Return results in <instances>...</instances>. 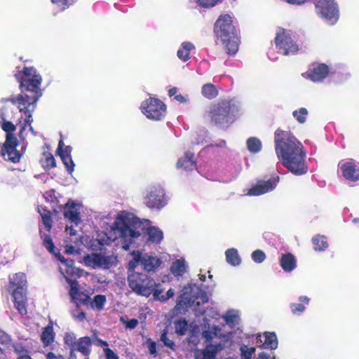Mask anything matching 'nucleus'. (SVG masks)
<instances>
[{"instance_id":"f257e3e1","label":"nucleus","mask_w":359,"mask_h":359,"mask_svg":"<svg viewBox=\"0 0 359 359\" xmlns=\"http://www.w3.org/2000/svg\"><path fill=\"white\" fill-rule=\"evenodd\" d=\"M275 151L282 165L295 175L308 172L306 151L302 143L290 132L277 130L274 135Z\"/></svg>"},{"instance_id":"f03ea898","label":"nucleus","mask_w":359,"mask_h":359,"mask_svg":"<svg viewBox=\"0 0 359 359\" xmlns=\"http://www.w3.org/2000/svg\"><path fill=\"white\" fill-rule=\"evenodd\" d=\"M41 82V77L37 74L36 70L32 67H25L24 69V77L20 81V86L22 88L27 91H30L34 93L32 97L28 95L23 96L19 95L16 97H13L6 101V104L4 107V109L7 111L13 109V107H17L20 112L24 113L26 116L24 121L22 122V118L20 117L18 119V124L20 125L21 129L20 131V136L23 138L24 131L25 130L26 126L28 125L29 130L34 133V130L31 126L32 121V116L31 111L34 108V104L38 100L39 96V93L40 91V86Z\"/></svg>"},{"instance_id":"7ed1b4c3","label":"nucleus","mask_w":359,"mask_h":359,"mask_svg":"<svg viewBox=\"0 0 359 359\" xmlns=\"http://www.w3.org/2000/svg\"><path fill=\"white\" fill-rule=\"evenodd\" d=\"M144 228L142 222L133 214L122 212L116 217L110 229L105 234L107 239L99 238L101 245H108V241L118 238L122 241L123 248L128 250L133 244H139L142 241Z\"/></svg>"},{"instance_id":"20e7f679","label":"nucleus","mask_w":359,"mask_h":359,"mask_svg":"<svg viewBox=\"0 0 359 359\" xmlns=\"http://www.w3.org/2000/svg\"><path fill=\"white\" fill-rule=\"evenodd\" d=\"M60 261L59 271L64 276L70 286L69 294L76 306L87 305L90 302V298L86 294L79 292L78 284L72 280L73 278L81 277L85 272L74 266L73 260H67L60 255H57Z\"/></svg>"},{"instance_id":"39448f33","label":"nucleus","mask_w":359,"mask_h":359,"mask_svg":"<svg viewBox=\"0 0 359 359\" xmlns=\"http://www.w3.org/2000/svg\"><path fill=\"white\" fill-rule=\"evenodd\" d=\"M215 32L217 36L221 39L226 53L234 55L238 50L239 41L232 25L231 17L227 14L220 16L215 23Z\"/></svg>"},{"instance_id":"423d86ee","label":"nucleus","mask_w":359,"mask_h":359,"mask_svg":"<svg viewBox=\"0 0 359 359\" xmlns=\"http://www.w3.org/2000/svg\"><path fill=\"white\" fill-rule=\"evenodd\" d=\"M128 283L135 293L145 297H149L156 286V283L152 278L140 273L130 274Z\"/></svg>"},{"instance_id":"0eeeda50","label":"nucleus","mask_w":359,"mask_h":359,"mask_svg":"<svg viewBox=\"0 0 359 359\" xmlns=\"http://www.w3.org/2000/svg\"><path fill=\"white\" fill-rule=\"evenodd\" d=\"M116 262V257L102 252L88 254L83 257L81 263L93 269H109Z\"/></svg>"},{"instance_id":"6e6552de","label":"nucleus","mask_w":359,"mask_h":359,"mask_svg":"<svg viewBox=\"0 0 359 359\" xmlns=\"http://www.w3.org/2000/svg\"><path fill=\"white\" fill-rule=\"evenodd\" d=\"M131 257L132 259L128 263L130 270H133L138 264H140L144 270L153 271L161 264V261L158 257L142 254L139 251H133L131 253Z\"/></svg>"},{"instance_id":"1a4fd4ad","label":"nucleus","mask_w":359,"mask_h":359,"mask_svg":"<svg viewBox=\"0 0 359 359\" xmlns=\"http://www.w3.org/2000/svg\"><path fill=\"white\" fill-rule=\"evenodd\" d=\"M142 113L149 119L160 121L166 113L165 105L158 99L150 97L144 100L141 104Z\"/></svg>"},{"instance_id":"9d476101","label":"nucleus","mask_w":359,"mask_h":359,"mask_svg":"<svg viewBox=\"0 0 359 359\" xmlns=\"http://www.w3.org/2000/svg\"><path fill=\"white\" fill-rule=\"evenodd\" d=\"M317 13L327 24L334 25L339 19V11L334 0H316Z\"/></svg>"},{"instance_id":"9b49d317","label":"nucleus","mask_w":359,"mask_h":359,"mask_svg":"<svg viewBox=\"0 0 359 359\" xmlns=\"http://www.w3.org/2000/svg\"><path fill=\"white\" fill-rule=\"evenodd\" d=\"M276 46L283 50V55L294 53L299 49L298 46L294 41L292 33L285 29L279 28L275 39Z\"/></svg>"},{"instance_id":"f8f14e48","label":"nucleus","mask_w":359,"mask_h":359,"mask_svg":"<svg viewBox=\"0 0 359 359\" xmlns=\"http://www.w3.org/2000/svg\"><path fill=\"white\" fill-rule=\"evenodd\" d=\"M165 193L161 187H151L144 197V203L149 208H160L164 206L165 202Z\"/></svg>"},{"instance_id":"ddd939ff","label":"nucleus","mask_w":359,"mask_h":359,"mask_svg":"<svg viewBox=\"0 0 359 359\" xmlns=\"http://www.w3.org/2000/svg\"><path fill=\"white\" fill-rule=\"evenodd\" d=\"M278 181V177H275L268 180H259L248 190L247 195L258 196L271 191L276 187Z\"/></svg>"},{"instance_id":"4468645a","label":"nucleus","mask_w":359,"mask_h":359,"mask_svg":"<svg viewBox=\"0 0 359 359\" xmlns=\"http://www.w3.org/2000/svg\"><path fill=\"white\" fill-rule=\"evenodd\" d=\"M228 107L226 104L214 107L210 111L212 121L222 127L227 126L229 123L231 122L232 119L229 116Z\"/></svg>"},{"instance_id":"2eb2a0df","label":"nucleus","mask_w":359,"mask_h":359,"mask_svg":"<svg viewBox=\"0 0 359 359\" xmlns=\"http://www.w3.org/2000/svg\"><path fill=\"white\" fill-rule=\"evenodd\" d=\"M342 175L348 180L355 182L359 180V164L353 160L339 163Z\"/></svg>"},{"instance_id":"dca6fc26","label":"nucleus","mask_w":359,"mask_h":359,"mask_svg":"<svg viewBox=\"0 0 359 359\" xmlns=\"http://www.w3.org/2000/svg\"><path fill=\"white\" fill-rule=\"evenodd\" d=\"M328 67L324 64L314 65L307 72L303 74V76L313 82L321 81L328 75Z\"/></svg>"},{"instance_id":"f3484780","label":"nucleus","mask_w":359,"mask_h":359,"mask_svg":"<svg viewBox=\"0 0 359 359\" xmlns=\"http://www.w3.org/2000/svg\"><path fill=\"white\" fill-rule=\"evenodd\" d=\"M80 208L79 203L74 201L67 202L65 206V217L77 224L80 222Z\"/></svg>"},{"instance_id":"a211bd4d","label":"nucleus","mask_w":359,"mask_h":359,"mask_svg":"<svg viewBox=\"0 0 359 359\" xmlns=\"http://www.w3.org/2000/svg\"><path fill=\"white\" fill-rule=\"evenodd\" d=\"M26 277L23 273H17L10 277V290L14 293L15 291L25 292Z\"/></svg>"},{"instance_id":"6ab92c4d","label":"nucleus","mask_w":359,"mask_h":359,"mask_svg":"<svg viewBox=\"0 0 359 359\" xmlns=\"http://www.w3.org/2000/svg\"><path fill=\"white\" fill-rule=\"evenodd\" d=\"M231 336V332L222 333L221 329L219 326H212V327H208V330H205L203 332V337L207 341L212 340L215 337H219L223 341H227Z\"/></svg>"},{"instance_id":"aec40b11","label":"nucleus","mask_w":359,"mask_h":359,"mask_svg":"<svg viewBox=\"0 0 359 359\" xmlns=\"http://www.w3.org/2000/svg\"><path fill=\"white\" fill-rule=\"evenodd\" d=\"M280 264L285 272H291L297 266V260L291 253L282 254L280 258Z\"/></svg>"},{"instance_id":"412c9836","label":"nucleus","mask_w":359,"mask_h":359,"mask_svg":"<svg viewBox=\"0 0 359 359\" xmlns=\"http://www.w3.org/2000/svg\"><path fill=\"white\" fill-rule=\"evenodd\" d=\"M222 348L220 344H209L206 345L205 349L202 352H198L196 354V359H212L215 353Z\"/></svg>"},{"instance_id":"4be33fe9","label":"nucleus","mask_w":359,"mask_h":359,"mask_svg":"<svg viewBox=\"0 0 359 359\" xmlns=\"http://www.w3.org/2000/svg\"><path fill=\"white\" fill-rule=\"evenodd\" d=\"M13 297L14 299L15 306L19 313L21 315L26 314L27 309L25 305V292H22L21 291H15L14 293H13Z\"/></svg>"},{"instance_id":"5701e85b","label":"nucleus","mask_w":359,"mask_h":359,"mask_svg":"<svg viewBox=\"0 0 359 359\" xmlns=\"http://www.w3.org/2000/svg\"><path fill=\"white\" fill-rule=\"evenodd\" d=\"M91 340L88 337H81L76 344V346L72 350V353L74 351H80L84 355H88L90 352Z\"/></svg>"},{"instance_id":"b1692460","label":"nucleus","mask_w":359,"mask_h":359,"mask_svg":"<svg viewBox=\"0 0 359 359\" xmlns=\"http://www.w3.org/2000/svg\"><path fill=\"white\" fill-rule=\"evenodd\" d=\"M187 263L184 258L174 261L170 266V272L175 276H182L187 270Z\"/></svg>"},{"instance_id":"393cba45","label":"nucleus","mask_w":359,"mask_h":359,"mask_svg":"<svg viewBox=\"0 0 359 359\" xmlns=\"http://www.w3.org/2000/svg\"><path fill=\"white\" fill-rule=\"evenodd\" d=\"M12 118V116H10L8 114V112L5 110L2 109L1 114V126L3 130H4L7 134H13V132H14L16 130V126H15L12 122L7 121L6 118Z\"/></svg>"},{"instance_id":"a878e982","label":"nucleus","mask_w":359,"mask_h":359,"mask_svg":"<svg viewBox=\"0 0 359 359\" xmlns=\"http://www.w3.org/2000/svg\"><path fill=\"white\" fill-rule=\"evenodd\" d=\"M264 341L261 347L266 349L274 350L278 347V339L274 332H264Z\"/></svg>"},{"instance_id":"bb28decb","label":"nucleus","mask_w":359,"mask_h":359,"mask_svg":"<svg viewBox=\"0 0 359 359\" xmlns=\"http://www.w3.org/2000/svg\"><path fill=\"white\" fill-rule=\"evenodd\" d=\"M193 158L194 154L192 153H186L183 158L179 159L177 167L178 168H183L184 170H192L195 165Z\"/></svg>"},{"instance_id":"cd10ccee","label":"nucleus","mask_w":359,"mask_h":359,"mask_svg":"<svg viewBox=\"0 0 359 359\" xmlns=\"http://www.w3.org/2000/svg\"><path fill=\"white\" fill-rule=\"evenodd\" d=\"M225 322L230 327H233L237 325L240 322V313L236 310H229L223 316Z\"/></svg>"},{"instance_id":"c85d7f7f","label":"nucleus","mask_w":359,"mask_h":359,"mask_svg":"<svg viewBox=\"0 0 359 359\" xmlns=\"http://www.w3.org/2000/svg\"><path fill=\"white\" fill-rule=\"evenodd\" d=\"M225 255L226 262L232 266H238L241 262V259L236 248L228 249L225 252Z\"/></svg>"},{"instance_id":"c756f323","label":"nucleus","mask_w":359,"mask_h":359,"mask_svg":"<svg viewBox=\"0 0 359 359\" xmlns=\"http://www.w3.org/2000/svg\"><path fill=\"white\" fill-rule=\"evenodd\" d=\"M194 48L192 43L189 42H183L181 45V48L177 50V57L183 60L187 61L189 59V52Z\"/></svg>"},{"instance_id":"7c9ffc66","label":"nucleus","mask_w":359,"mask_h":359,"mask_svg":"<svg viewBox=\"0 0 359 359\" xmlns=\"http://www.w3.org/2000/svg\"><path fill=\"white\" fill-rule=\"evenodd\" d=\"M149 236V241L153 243H158L163 239V231L154 226L149 227L147 231Z\"/></svg>"},{"instance_id":"2f4dec72","label":"nucleus","mask_w":359,"mask_h":359,"mask_svg":"<svg viewBox=\"0 0 359 359\" xmlns=\"http://www.w3.org/2000/svg\"><path fill=\"white\" fill-rule=\"evenodd\" d=\"M66 233L69 237H67L65 240H68L70 243H74V245L79 246L80 244L83 243V238L78 236L76 233V231L74 229V228L71 226H67Z\"/></svg>"},{"instance_id":"473e14b6","label":"nucleus","mask_w":359,"mask_h":359,"mask_svg":"<svg viewBox=\"0 0 359 359\" xmlns=\"http://www.w3.org/2000/svg\"><path fill=\"white\" fill-rule=\"evenodd\" d=\"M54 337L53 325L49 324L44 328L41 334V340L45 346H48L53 341Z\"/></svg>"},{"instance_id":"72a5a7b5","label":"nucleus","mask_w":359,"mask_h":359,"mask_svg":"<svg viewBox=\"0 0 359 359\" xmlns=\"http://www.w3.org/2000/svg\"><path fill=\"white\" fill-rule=\"evenodd\" d=\"M314 249L316 251H322L328 247V243L325 236H316L313 238Z\"/></svg>"},{"instance_id":"f704fd0d","label":"nucleus","mask_w":359,"mask_h":359,"mask_svg":"<svg viewBox=\"0 0 359 359\" xmlns=\"http://www.w3.org/2000/svg\"><path fill=\"white\" fill-rule=\"evenodd\" d=\"M3 156L7 155L8 158L13 163L18 162L20 159L21 154L15 148L8 149L4 150L1 153Z\"/></svg>"},{"instance_id":"c9c22d12","label":"nucleus","mask_w":359,"mask_h":359,"mask_svg":"<svg viewBox=\"0 0 359 359\" xmlns=\"http://www.w3.org/2000/svg\"><path fill=\"white\" fill-rule=\"evenodd\" d=\"M249 151L252 153L259 152L262 148V143L257 138L250 137L247 141Z\"/></svg>"},{"instance_id":"e433bc0d","label":"nucleus","mask_w":359,"mask_h":359,"mask_svg":"<svg viewBox=\"0 0 359 359\" xmlns=\"http://www.w3.org/2000/svg\"><path fill=\"white\" fill-rule=\"evenodd\" d=\"M202 94L208 99L213 98L217 95V91L212 84H205L202 88Z\"/></svg>"},{"instance_id":"4c0bfd02","label":"nucleus","mask_w":359,"mask_h":359,"mask_svg":"<svg viewBox=\"0 0 359 359\" xmlns=\"http://www.w3.org/2000/svg\"><path fill=\"white\" fill-rule=\"evenodd\" d=\"M194 299L192 298H189L187 295V292H184L183 294L180 297V299L177 303L175 306V309L177 311H180L182 306H189L191 304L194 303Z\"/></svg>"},{"instance_id":"58836bf2","label":"nucleus","mask_w":359,"mask_h":359,"mask_svg":"<svg viewBox=\"0 0 359 359\" xmlns=\"http://www.w3.org/2000/svg\"><path fill=\"white\" fill-rule=\"evenodd\" d=\"M187 327V322L184 319H180L175 322V332L179 335L185 334Z\"/></svg>"},{"instance_id":"ea45409f","label":"nucleus","mask_w":359,"mask_h":359,"mask_svg":"<svg viewBox=\"0 0 359 359\" xmlns=\"http://www.w3.org/2000/svg\"><path fill=\"white\" fill-rule=\"evenodd\" d=\"M256 349L255 347H248L243 344L240 347L241 355L242 359H251Z\"/></svg>"},{"instance_id":"a19ab883","label":"nucleus","mask_w":359,"mask_h":359,"mask_svg":"<svg viewBox=\"0 0 359 359\" xmlns=\"http://www.w3.org/2000/svg\"><path fill=\"white\" fill-rule=\"evenodd\" d=\"M307 114V109L304 107L300 108L299 110H295L292 112L293 116L300 123H304L306 121Z\"/></svg>"},{"instance_id":"79ce46f5","label":"nucleus","mask_w":359,"mask_h":359,"mask_svg":"<svg viewBox=\"0 0 359 359\" xmlns=\"http://www.w3.org/2000/svg\"><path fill=\"white\" fill-rule=\"evenodd\" d=\"M44 226L49 231L51 229V219H50V213L49 211L42 209L39 210Z\"/></svg>"},{"instance_id":"37998d69","label":"nucleus","mask_w":359,"mask_h":359,"mask_svg":"<svg viewBox=\"0 0 359 359\" xmlns=\"http://www.w3.org/2000/svg\"><path fill=\"white\" fill-rule=\"evenodd\" d=\"M51 1L60 11H64L72 5L76 0H51Z\"/></svg>"},{"instance_id":"c03bdc74","label":"nucleus","mask_w":359,"mask_h":359,"mask_svg":"<svg viewBox=\"0 0 359 359\" xmlns=\"http://www.w3.org/2000/svg\"><path fill=\"white\" fill-rule=\"evenodd\" d=\"M43 165L46 168H53L55 166V161L53 156L48 153L44 152L42 158Z\"/></svg>"},{"instance_id":"a18cd8bd","label":"nucleus","mask_w":359,"mask_h":359,"mask_svg":"<svg viewBox=\"0 0 359 359\" xmlns=\"http://www.w3.org/2000/svg\"><path fill=\"white\" fill-rule=\"evenodd\" d=\"M17 138L14 134H7L6 140L4 144V150L15 148L17 146Z\"/></svg>"},{"instance_id":"49530a36","label":"nucleus","mask_w":359,"mask_h":359,"mask_svg":"<svg viewBox=\"0 0 359 359\" xmlns=\"http://www.w3.org/2000/svg\"><path fill=\"white\" fill-rule=\"evenodd\" d=\"M105 302L106 298L104 295H96L91 303L92 307L97 310H101L103 308Z\"/></svg>"},{"instance_id":"de8ad7c7","label":"nucleus","mask_w":359,"mask_h":359,"mask_svg":"<svg viewBox=\"0 0 359 359\" xmlns=\"http://www.w3.org/2000/svg\"><path fill=\"white\" fill-rule=\"evenodd\" d=\"M64 147V142L61 140L59 142L57 153L62 157V156H71L72 148L69 146Z\"/></svg>"},{"instance_id":"09e8293b","label":"nucleus","mask_w":359,"mask_h":359,"mask_svg":"<svg viewBox=\"0 0 359 359\" xmlns=\"http://www.w3.org/2000/svg\"><path fill=\"white\" fill-rule=\"evenodd\" d=\"M252 260L256 263H262L266 259V255L265 253L260 250H256L252 253Z\"/></svg>"},{"instance_id":"8fccbe9b","label":"nucleus","mask_w":359,"mask_h":359,"mask_svg":"<svg viewBox=\"0 0 359 359\" xmlns=\"http://www.w3.org/2000/svg\"><path fill=\"white\" fill-rule=\"evenodd\" d=\"M43 245L45 248L51 253L55 254V256L59 254H56L55 252V245L49 236L46 235L43 238Z\"/></svg>"},{"instance_id":"3c124183","label":"nucleus","mask_w":359,"mask_h":359,"mask_svg":"<svg viewBox=\"0 0 359 359\" xmlns=\"http://www.w3.org/2000/svg\"><path fill=\"white\" fill-rule=\"evenodd\" d=\"M66 168L69 172H72L74 170V164L72 161L71 156H62L60 157Z\"/></svg>"},{"instance_id":"603ef678","label":"nucleus","mask_w":359,"mask_h":359,"mask_svg":"<svg viewBox=\"0 0 359 359\" xmlns=\"http://www.w3.org/2000/svg\"><path fill=\"white\" fill-rule=\"evenodd\" d=\"M222 0H195L200 6L204 8H211L221 2Z\"/></svg>"},{"instance_id":"864d4df0","label":"nucleus","mask_w":359,"mask_h":359,"mask_svg":"<svg viewBox=\"0 0 359 359\" xmlns=\"http://www.w3.org/2000/svg\"><path fill=\"white\" fill-rule=\"evenodd\" d=\"M76 337L74 334L66 333L64 337L65 343L71 347L72 350L75 347L76 342L75 341Z\"/></svg>"},{"instance_id":"5fc2aeb1","label":"nucleus","mask_w":359,"mask_h":359,"mask_svg":"<svg viewBox=\"0 0 359 359\" xmlns=\"http://www.w3.org/2000/svg\"><path fill=\"white\" fill-rule=\"evenodd\" d=\"M290 308L294 315H299L305 311V306L302 304L293 303L290 305Z\"/></svg>"},{"instance_id":"6e6d98bb","label":"nucleus","mask_w":359,"mask_h":359,"mask_svg":"<svg viewBox=\"0 0 359 359\" xmlns=\"http://www.w3.org/2000/svg\"><path fill=\"white\" fill-rule=\"evenodd\" d=\"M15 352L18 359H31L27 351L22 348H16Z\"/></svg>"},{"instance_id":"4d7b16f0","label":"nucleus","mask_w":359,"mask_h":359,"mask_svg":"<svg viewBox=\"0 0 359 359\" xmlns=\"http://www.w3.org/2000/svg\"><path fill=\"white\" fill-rule=\"evenodd\" d=\"M65 252L67 254L73 255L76 253H79V251L75 248V247L72 245L74 243H70L68 240H65Z\"/></svg>"},{"instance_id":"13d9d810","label":"nucleus","mask_w":359,"mask_h":359,"mask_svg":"<svg viewBox=\"0 0 359 359\" xmlns=\"http://www.w3.org/2000/svg\"><path fill=\"white\" fill-rule=\"evenodd\" d=\"M161 339L166 346H168L170 348H173L175 344L172 340H170L168 338L165 332H163L162 334V335L161 337Z\"/></svg>"},{"instance_id":"bf43d9fd","label":"nucleus","mask_w":359,"mask_h":359,"mask_svg":"<svg viewBox=\"0 0 359 359\" xmlns=\"http://www.w3.org/2000/svg\"><path fill=\"white\" fill-rule=\"evenodd\" d=\"M104 353L107 359H118V356L110 348H104Z\"/></svg>"},{"instance_id":"052dcab7","label":"nucleus","mask_w":359,"mask_h":359,"mask_svg":"<svg viewBox=\"0 0 359 359\" xmlns=\"http://www.w3.org/2000/svg\"><path fill=\"white\" fill-rule=\"evenodd\" d=\"M126 327L130 329H134L138 325V320L136 319H131L129 320H123Z\"/></svg>"},{"instance_id":"680f3d73","label":"nucleus","mask_w":359,"mask_h":359,"mask_svg":"<svg viewBox=\"0 0 359 359\" xmlns=\"http://www.w3.org/2000/svg\"><path fill=\"white\" fill-rule=\"evenodd\" d=\"M72 315L74 318L79 321L83 320L86 317L85 313L79 310L74 311Z\"/></svg>"},{"instance_id":"e2e57ef3","label":"nucleus","mask_w":359,"mask_h":359,"mask_svg":"<svg viewBox=\"0 0 359 359\" xmlns=\"http://www.w3.org/2000/svg\"><path fill=\"white\" fill-rule=\"evenodd\" d=\"M152 293L154 294V299H158L159 301L165 302L168 299V298L166 297V295L165 296L160 295V292L158 290H156L155 289L154 290Z\"/></svg>"},{"instance_id":"0e129e2a","label":"nucleus","mask_w":359,"mask_h":359,"mask_svg":"<svg viewBox=\"0 0 359 359\" xmlns=\"http://www.w3.org/2000/svg\"><path fill=\"white\" fill-rule=\"evenodd\" d=\"M205 313H206L207 316H210L212 318H214L215 320H217L219 318V315L218 312L217 311L214 310L213 309H210L206 311Z\"/></svg>"},{"instance_id":"69168bd1","label":"nucleus","mask_w":359,"mask_h":359,"mask_svg":"<svg viewBox=\"0 0 359 359\" xmlns=\"http://www.w3.org/2000/svg\"><path fill=\"white\" fill-rule=\"evenodd\" d=\"M175 100L181 103H187L189 101V97L187 95L178 94L175 95Z\"/></svg>"},{"instance_id":"338daca9","label":"nucleus","mask_w":359,"mask_h":359,"mask_svg":"<svg viewBox=\"0 0 359 359\" xmlns=\"http://www.w3.org/2000/svg\"><path fill=\"white\" fill-rule=\"evenodd\" d=\"M147 347H148L149 353L151 355H155L156 354V343L155 342L151 341H148Z\"/></svg>"},{"instance_id":"774afa93","label":"nucleus","mask_w":359,"mask_h":359,"mask_svg":"<svg viewBox=\"0 0 359 359\" xmlns=\"http://www.w3.org/2000/svg\"><path fill=\"white\" fill-rule=\"evenodd\" d=\"M47 359H65L62 355H56L54 353L49 352L46 355Z\"/></svg>"}]
</instances>
